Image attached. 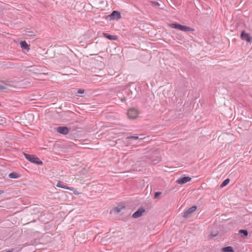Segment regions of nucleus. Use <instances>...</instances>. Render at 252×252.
Returning a JSON list of instances; mask_svg holds the SVG:
<instances>
[{"label":"nucleus","mask_w":252,"mask_h":252,"mask_svg":"<svg viewBox=\"0 0 252 252\" xmlns=\"http://www.w3.org/2000/svg\"><path fill=\"white\" fill-rule=\"evenodd\" d=\"M170 27L172 28L179 30L183 32H189V31H193L194 30L189 27H188L186 26H183L180 25L178 23H172L171 24Z\"/></svg>","instance_id":"1"},{"label":"nucleus","mask_w":252,"mask_h":252,"mask_svg":"<svg viewBox=\"0 0 252 252\" xmlns=\"http://www.w3.org/2000/svg\"><path fill=\"white\" fill-rule=\"evenodd\" d=\"M25 158L32 163H35L38 165L42 164V161L34 155L24 154Z\"/></svg>","instance_id":"2"},{"label":"nucleus","mask_w":252,"mask_h":252,"mask_svg":"<svg viewBox=\"0 0 252 252\" xmlns=\"http://www.w3.org/2000/svg\"><path fill=\"white\" fill-rule=\"evenodd\" d=\"M140 114L139 111L135 108H129L127 113V116L130 119H135L138 117Z\"/></svg>","instance_id":"3"},{"label":"nucleus","mask_w":252,"mask_h":252,"mask_svg":"<svg viewBox=\"0 0 252 252\" xmlns=\"http://www.w3.org/2000/svg\"><path fill=\"white\" fill-rule=\"evenodd\" d=\"M56 131L60 134L66 135L69 132V128L66 126H59L56 128Z\"/></svg>","instance_id":"4"},{"label":"nucleus","mask_w":252,"mask_h":252,"mask_svg":"<svg viewBox=\"0 0 252 252\" xmlns=\"http://www.w3.org/2000/svg\"><path fill=\"white\" fill-rule=\"evenodd\" d=\"M108 16L112 20H118L121 18V15L120 12L118 11H113L111 14L108 15Z\"/></svg>","instance_id":"5"},{"label":"nucleus","mask_w":252,"mask_h":252,"mask_svg":"<svg viewBox=\"0 0 252 252\" xmlns=\"http://www.w3.org/2000/svg\"><path fill=\"white\" fill-rule=\"evenodd\" d=\"M197 209L196 206H193L190 208L188 209L184 213L183 217L185 218H187L189 216L193 213Z\"/></svg>","instance_id":"6"},{"label":"nucleus","mask_w":252,"mask_h":252,"mask_svg":"<svg viewBox=\"0 0 252 252\" xmlns=\"http://www.w3.org/2000/svg\"><path fill=\"white\" fill-rule=\"evenodd\" d=\"M241 38L246 40L247 42H251L252 41V37H251L250 34L248 33H246L244 31H243L241 34Z\"/></svg>","instance_id":"7"},{"label":"nucleus","mask_w":252,"mask_h":252,"mask_svg":"<svg viewBox=\"0 0 252 252\" xmlns=\"http://www.w3.org/2000/svg\"><path fill=\"white\" fill-rule=\"evenodd\" d=\"M145 211V210L144 208H140L133 213L132 215V217L133 218H139L142 215L143 213H144Z\"/></svg>","instance_id":"8"},{"label":"nucleus","mask_w":252,"mask_h":252,"mask_svg":"<svg viewBox=\"0 0 252 252\" xmlns=\"http://www.w3.org/2000/svg\"><path fill=\"white\" fill-rule=\"evenodd\" d=\"M191 178L189 177H181L178 179L176 181L179 184H184L191 180Z\"/></svg>","instance_id":"9"},{"label":"nucleus","mask_w":252,"mask_h":252,"mask_svg":"<svg viewBox=\"0 0 252 252\" xmlns=\"http://www.w3.org/2000/svg\"><path fill=\"white\" fill-rule=\"evenodd\" d=\"M20 44L22 49L27 51L30 50V45L27 44L26 41H21Z\"/></svg>","instance_id":"10"},{"label":"nucleus","mask_w":252,"mask_h":252,"mask_svg":"<svg viewBox=\"0 0 252 252\" xmlns=\"http://www.w3.org/2000/svg\"><path fill=\"white\" fill-rule=\"evenodd\" d=\"M125 208V206L123 205H118V206L115 207L113 209V211L114 213H120L123 209Z\"/></svg>","instance_id":"11"},{"label":"nucleus","mask_w":252,"mask_h":252,"mask_svg":"<svg viewBox=\"0 0 252 252\" xmlns=\"http://www.w3.org/2000/svg\"><path fill=\"white\" fill-rule=\"evenodd\" d=\"M104 36H105V37L107 38V39H108L109 40H116L117 39V36L110 35L107 33H104Z\"/></svg>","instance_id":"12"},{"label":"nucleus","mask_w":252,"mask_h":252,"mask_svg":"<svg viewBox=\"0 0 252 252\" xmlns=\"http://www.w3.org/2000/svg\"><path fill=\"white\" fill-rule=\"evenodd\" d=\"M57 187L61 188L63 189H67L70 190H73L74 189L72 187H68L65 185H63V184H62L60 182L58 183V184L56 185Z\"/></svg>","instance_id":"13"},{"label":"nucleus","mask_w":252,"mask_h":252,"mask_svg":"<svg viewBox=\"0 0 252 252\" xmlns=\"http://www.w3.org/2000/svg\"><path fill=\"white\" fill-rule=\"evenodd\" d=\"M222 252H234L233 249L231 246H227L222 249Z\"/></svg>","instance_id":"14"},{"label":"nucleus","mask_w":252,"mask_h":252,"mask_svg":"<svg viewBox=\"0 0 252 252\" xmlns=\"http://www.w3.org/2000/svg\"><path fill=\"white\" fill-rule=\"evenodd\" d=\"M8 177L11 179H17L20 177V175L15 172H12L8 175Z\"/></svg>","instance_id":"15"},{"label":"nucleus","mask_w":252,"mask_h":252,"mask_svg":"<svg viewBox=\"0 0 252 252\" xmlns=\"http://www.w3.org/2000/svg\"><path fill=\"white\" fill-rule=\"evenodd\" d=\"M239 233L241 234V236H247L248 235V232L246 229H240L239 231Z\"/></svg>","instance_id":"16"},{"label":"nucleus","mask_w":252,"mask_h":252,"mask_svg":"<svg viewBox=\"0 0 252 252\" xmlns=\"http://www.w3.org/2000/svg\"><path fill=\"white\" fill-rule=\"evenodd\" d=\"M230 182V180L229 179L227 178V179H226L224 181H223V182L221 183V184L220 185V188H223L225 186H226V185H228V184Z\"/></svg>","instance_id":"17"},{"label":"nucleus","mask_w":252,"mask_h":252,"mask_svg":"<svg viewBox=\"0 0 252 252\" xmlns=\"http://www.w3.org/2000/svg\"><path fill=\"white\" fill-rule=\"evenodd\" d=\"M133 139L134 140H137L139 139L138 136H130L126 137V139Z\"/></svg>","instance_id":"18"},{"label":"nucleus","mask_w":252,"mask_h":252,"mask_svg":"<svg viewBox=\"0 0 252 252\" xmlns=\"http://www.w3.org/2000/svg\"><path fill=\"white\" fill-rule=\"evenodd\" d=\"M85 92L84 90L79 89L76 93V95L79 96L80 94H83Z\"/></svg>","instance_id":"19"},{"label":"nucleus","mask_w":252,"mask_h":252,"mask_svg":"<svg viewBox=\"0 0 252 252\" xmlns=\"http://www.w3.org/2000/svg\"><path fill=\"white\" fill-rule=\"evenodd\" d=\"M161 194V192L160 191L156 192L155 193V196H154L155 198H158Z\"/></svg>","instance_id":"20"},{"label":"nucleus","mask_w":252,"mask_h":252,"mask_svg":"<svg viewBox=\"0 0 252 252\" xmlns=\"http://www.w3.org/2000/svg\"><path fill=\"white\" fill-rule=\"evenodd\" d=\"M153 5L155 6H159L160 4L158 2L153 1L152 2Z\"/></svg>","instance_id":"21"},{"label":"nucleus","mask_w":252,"mask_h":252,"mask_svg":"<svg viewBox=\"0 0 252 252\" xmlns=\"http://www.w3.org/2000/svg\"><path fill=\"white\" fill-rule=\"evenodd\" d=\"M6 87L5 86L2 85H0V90L5 89Z\"/></svg>","instance_id":"22"},{"label":"nucleus","mask_w":252,"mask_h":252,"mask_svg":"<svg viewBox=\"0 0 252 252\" xmlns=\"http://www.w3.org/2000/svg\"><path fill=\"white\" fill-rule=\"evenodd\" d=\"M126 100V98L125 97H124L122 99V101L124 102Z\"/></svg>","instance_id":"23"},{"label":"nucleus","mask_w":252,"mask_h":252,"mask_svg":"<svg viewBox=\"0 0 252 252\" xmlns=\"http://www.w3.org/2000/svg\"><path fill=\"white\" fill-rule=\"evenodd\" d=\"M13 251H14L13 249H11L10 250H9L8 251L6 252H13Z\"/></svg>","instance_id":"24"},{"label":"nucleus","mask_w":252,"mask_h":252,"mask_svg":"<svg viewBox=\"0 0 252 252\" xmlns=\"http://www.w3.org/2000/svg\"><path fill=\"white\" fill-rule=\"evenodd\" d=\"M4 192L3 190H0V194L3 193Z\"/></svg>","instance_id":"25"},{"label":"nucleus","mask_w":252,"mask_h":252,"mask_svg":"<svg viewBox=\"0 0 252 252\" xmlns=\"http://www.w3.org/2000/svg\"><path fill=\"white\" fill-rule=\"evenodd\" d=\"M216 235H217V234L213 235V234H211V237H214L216 236Z\"/></svg>","instance_id":"26"}]
</instances>
